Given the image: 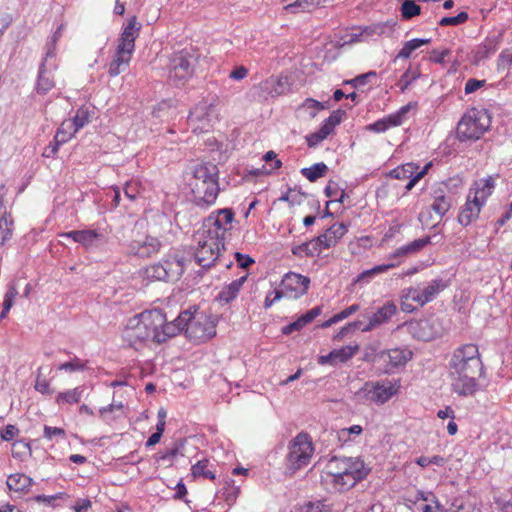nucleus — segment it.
<instances>
[{
  "instance_id": "nucleus-1",
  "label": "nucleus",
  "mask_w": 512,
  "mask_h": 512,
  "mask_svg": "<svg viewBox=\"0 0 512 512\" xmlns=\"http://www.w3.org/2000/svg\"><path fill=\"white\" fill-rule=\"evenodd\" d=\"M485 373L478 346L472 343L459 346L449 360L452 390L459 396H473L479 389L478 379Z\"/></svg>"
},
{
  "instance_id": "nucleus-2",
  "label": "nucleus",
  "mask_w": 512,
  "mask_h": 512,
  "mask_svg": "<svg viewBox=\"0 0 512 512\" xmlns=\"http://www.w3.org/2000/svg\"><path fill=\"white\" fill-rule=\"evenodd\" d=\"M165 321L161 310L145 311L130 318L123 330V340L128 346L138 350L147 341L155 342V331Z\"/></svg>"
},
{
  "instance_id": "nucleus-3",
  "label": "nucleus",
  "mask_w": 512,
  "mask_h": 512,
  "mask_svg": "<svg viewBox=\"0 0 512 512\" xmlns=\"http://www.w3.org/2000/svg\"><path fill=\"white\" fill-rule=\"evenodd\" d=\"M218 174V167L213 163H203L194 167L190 186L198 206L208 207L215 203L220 191Z\"/></svg>"
},
{
  "instance_id": "nucleus-4",
  "label": "nucleus",
  "mask_w": 512,
  "mask_h": 512,
  "mask_svg": "<svg viewBox=\"0 0 512 512\" xmlns=\"http://www.w3.org/2000/svg\"><path fill=\"white\" fill-rule=\"evenodd\" d=\"M491 118L487 110L471 109L457 124L456 137L460 142L476 141L490 128Z\"/></svg>"
},
{
  "instance_id": "nucleus-5",
  "label": "nucleus",
  "mask_w": 512,
  "mask_h": 512,
  "mask_svg": "<svg viewBox=\"0 0 512 512\" xmlns=\"http://www.w3.org/2000/svg\"><path fill=\"white\" fill-rule=\"evenodd\" d=\"M180 321L185 322V335L195 343L205 342L216 335L214 320L203 312L185 310L180 313Z\"/></svg>"
},
{
  "instance_id": "nucleus-6",
  "label": "nucleus",
  "mask_w": 512,
  "mask_h": 512,
  "mask_svg": "<svg viewBox=\"0 0 512 512\" xmlns=\"http://www.w3.org/2000/svg\"><path fill=\"white\" fill-rule=\"evenodd\" d=\"M348 230V226L344 223H335L329 227L323 234L313 238L310 241L304 242L292 248V253L295 256L305 254L308 257H313L320 253L322 249H328L337 244Z\"/></svg>"
},
{
  "instance_id": "nucleus-7",
  "label": "nucleus",
  "mask_w": 512,
  "mask_h": 512,
  "mask_svg": "<svg viewBox=\"0 0 512 512\" xmlns=\"http://www.w3.org/2000/svg\"><path fill=\"white\" fill-rule=\"evenodd\" d=\"M196 249L194 259L204 269L210 268L220 256V248H224V241L217 234L211 235L209 230H197L194 234Z\"/></svg>"
},
{
  "instance_id": "nucleus-8",
  "label": "nucleus",
  "mask_w": 512,
  "mask_h": 512,
  "mask_svg": "<svg viewBox=\"0 0 512 512\" xmlns=\"http://www.w3.org/2000/svg\"><path fill=\"white\" fill-rule=\"evenodd\" d=\"M286 456V471L294 474L296 471L307 466L314 453V446L311 437L306 432L298 433L288 445Z\"/></svg>"
},
{
  "instance_id": "nucleus-9",
  "label": "nucleus",
  "mask_w": 512,
  "mask_h": 512,
  "mask_svg": "<svg viewBox=\"0 0 512 512\" xmlns=\"http://www.w3.org/2000/svg\"><path fill=\"white\" fill-rule=\"evenodd\" d=\"M196 63V57L189 52L173 54L168 64V81L176 87L185 85L193 76Z\"/></svg>"
},
{
  "instance_id": "nucleus-10",
  "label": "nucleus",
  "mask_w": 512,
  "mask_h": 512,
  "mask_svg": "<svg viewBox=\"0 0 512 512\" xmlns=\"http://www.w3.org/2000/svg\"><path fill=\"white\" fill-rule=\"evenodd\" d=\"M183 273V265L179 259L169 258L154 263L146 268L145 274L148 279L158 281L177 280Z\"/></svg>"
},
{
  "instance_id": "nucleus-11",
  "label": "nucleus",
  "mask_w": 512,
  "mask_h": 512,
  "mask_svg": "<svg viewBox=\"0 0 512 512\" xmlns=\"http://www.w3.org/2000/svg\"><path fill=\"white\" fill-rule=\"evenodd\" d=\"M447 283L442 279H433L424 288L409 287L403 290V298L416 302L419 306L433 301L436 296L442 292L446 287Z\"/></svg>"
},
{
  "instance_id": "nucleus-12",
  "label": "nucleus",
  "mask_w": 512,
  "mask_h": 512,
  "mask_svg": "<svg viewBox=\"0 0 512 512\" xmlns=\"http://www.w3.org/2000/svg\"><path fill=\"white\" fill-rule=\"evenodd\" d=\"M233 219L234 212L232 209H219L216 214L212 213L204 220L199 230H209L212 236L217 234L218 238L224 241L225 233L231 228Z\"/></svg>"
},
{
  "instance_id": "nucleus-13",
  "label": "nucleus",
  "mask_w": 512,
  "mask_h": 512,
  "mask_svg": "<svg viewBox=\"0 0 512 512\" xmlns=\"http://www.w3.org/2000/svg\"><path fill=\"white\" fill-rule=\"evenodd\" d=\"M412 356L413 353L409 349L394 348L378 353L375 360L384 365L383 373L392 374L396 369L405 366Z\"/></svg>"
},
{
  "instance_id": "nucleus-14",
  "label": "nucleus",
  "mask_w": 512,
  "mask_h": 512,
  "mask_svg": "<svg viewBox=\"0 0 512 512\" xmlns=\"http://www.w3.org/2000/svg\"><path fill=\"white\" fill-rule=\"evenodd\" d=\"M345 469L343 470L342 488H352L357 482L365 479L370 473V468L360 457H346Z\"/></svg>"
},
{
  "instance_id": "nucleus-15",
  "label": "nucleus",
  "mask_w": 512,
  "mask_h": 512,
  "mask_svg": "<svg viewBox=\"0 0 512 512\" xmlns=\"http://www.w3.org/2000/svg\"><path fill=\"white\" fill-rule=\"evenodd\" d=\"M310 279L298 273L289 272L285 274L281 281L282 296L292 299H298L305 295L309 288Z\"/></svg>"
},
{
  "instance_id": "nucleus-16",
  "label": "nucleus",
  "mask_w": 512,
  "mask_h": 512,
  "mask_svg": "<svg viewBox=\"0 0 512 512\" xmlns=\"http://www.w3.org/2000/svg\"><path fill=\"white\" fill-rule=\"evenodd\" d=\"M432 197L434 199L431 209L440 217H443L452 207L454 202V193L445 182L438 183L433 189Z\"/></svg>"
},
{
  "instance_id": "nucleus-17",
  "label": "nucleus",
  "mask_w": 512,
  "mask_h": 512,
  "mask_svg": "<svg viewBox=\"0 0 512 512\" xmlns=\"http://www.w3.org/2000/svg\"><path fill=\"white\" fill-rule=\"evenodd\" d=\"M411 108L412 104L408 103L402 106L397 112L389 114L388 116L368 125L367 129L375 133H382L392 127L400 126L406 120L407 114L409 113Z\"/></svg>"
},
{
  "instance_id": "nucleus-18",
  "label": "nucleus",
  "mask_w": 512,
  "mask_h": 512,
  "mask_svg": "<svg viewBox=\"0 0 512 512\" xmlns=\"http://www.w3.org/2000/svg\"><path fill=\"white\" fill-rule=\"evenodd\" d=\"M259 97L267 99L268 97H277L285 94L290 90V83L287 77H274L271 76L262 81L257 87Z\"/></svg>"
},
{
  "instance_id": "nucleus-19",
  "label": "nucleus",
  "mask_w": 512,
  "mask_h": 512,
  "mask_svg": "<svg viewBox=\"0 0 512 512\" xmlns=\"http://www.w3.org/2000/svg\"><path fill=\"white\" fill-rule=\"evenodd\" d=\"M142 25L137 22V17L132 16L124 27L118 39L117 49L120 52L132 53L135 50V40L138 38Z\"/></svg>"
},
{
  "instance_id": "nucleus-20",
  "label": "nucleus",
  "mask_w": 512,
  "mask_h": 512,
  "mask_svg": "<svg viewBox=\"0 0 512 512\" xmlns=\"http://www.w3.org/2000/svg\"><path fill=\"white\" fill-rule=\"evenodd\" d=\"M365 387L368 392L369 399L377 404H383L387 402L393 395L398 391L399 386L387 383H366Z\"/></svg>"
},
{
  "instance_id": "nucleus-21",
  "label": "nucleus",
  "mask_w": 512,
  "mask_h": 512,
  "mask_svg": "<svg viewBox=\"0 0 512 512\" xmlns=\"http://www.w3.org/2000/svg\"><path fill=\"white\" fill-rule=\"evenodd\" d=\"M483 206L484 205L478 201L477 196H472V191H469L466 202L458 214V223L464 227L470 225L473 221L478 219Z\"/></svg>"
},
{
  "instance_id": "nucleus-22",
  "label": "nucleus",
  "mask_w": 512,
  "mask_h": 512,
  "mask_svg": "<svg viewBox=\"0 0 512 512\" xmlns=\"http://www.w3.org/2000/svg\"><path fill=\"white\" fill-rule=\"evenodd\" d=\"M397 306L394 302L388 301L378 308L372 315L367 316L368 323L362 328L363 332H369L383 323L388 322L396 314Z\"/></svg>"
},
{
  "instance_id": "nucleus-23",
  "label": "nucleus",
  "mask_w": 512,
  "mask_h": 512,
  "mask_svg": "<svg viewBox=\"0 0 512 512\" xmlns=\"http://www.w3.org/2000/svg\"><path fill=\"white\" fill-rule=\"evenodd\" d=\"M502 39L503 33L501 31L487 36L474 51L475 63H479L494 54L501 44Z\"/></svg>"
},
{
  "instance_id": "nucleus-24",
  "label": "nucleus",
  "mask_w": 512,
  "mask_h": 512,
  "mask_svg": "<svg viewBox=\"0 0 512 512\" xmlns=\"http://www.w3.org/2000/svg\"><path fill=\"white\" fill-rule=\"evenodd\" d=\"M183 330L185 331V322L180 321V314L175 320L170 322L165 318L163 324L156 328L155 342L158 344L164 343L169 338L178 335Z\"/></svg>"
},
{
  "instance_id": "nucleus-25",
  "label": "nucleus",
  "mask_w": 512,
  "mask_h": 512,
  "mask_svg": "<svg viewBox=\"0 0 512 512\" xmlns=\"http://www.w3.org/2000/svg\"><path fill=\"white\" fill-rule=\"evenodd\" d=\"M160 247V241L151 236H147L142 243L134 242L131 245L134 254L142 258L150 257L152 254L158 252Z\"/></svg>"
},
{
  "instance_id": "nucleus-26",
  "label": "nucleus",
  "mask_w": 512,
  "mask_h": 512,
  "mask_svg": "<svg viewBox=\"0 0 512 512\" xmlns=\"http://www.w3.org/2000/svg\"><path fill=\"white\" fill-rule=\"evenodd\" d=\"M247 280V275H244L234 281H232L230 284L224 286L222 290L219 292L217 296V300L228 304L232 302L238 295L239 291L241 290L243 284Z\"/></svg>"
},
{
  "instance_id": "nucleus-27",
  "label": "nucleus",
  "mask_w": 512,
  "mask_h": 512,
  "mask_svg": "<svg viewBox=\"0 0 512 512\" xmlns=\"http://www.w3.org/2000/svg\"><path fill=\"white\" fill-rule=\"evenodd\" d=\"M431 238L430 236H426L423 238L416 239L411 243L401 246L396 249L392 254L389 255V259H395L399 257H405L410 254H414L422 250L425 246L430 244Z\"/></svg>"
},
{
  "instance_id": "nucleus-28",
  "label": "nucleus",
  "mask_w": 512,
  "mask_h": 512,
  "mask_svg": "<svg viewBox=\"0 0 512 512\" xmlns=\"http://www.w3.org/2000/svg\"><path fill=\"white\" fill-rule=\"evenodd\" d=\"M346 457L333 456L326 465L327 473L333 477V483L341 486L343 480V470L345 469Z\"/></svg>"
},
{
  "instance_id": "nucleus-29",
  "label": "nucleus",
  "mask_w": 512,
  "mask_h": 512,
  "mask_svg": "<svg viewBox=\"0 0 512 512\" xmlns=\"http://www.w3.org/2000/svg\"><path fill=\"white\" fill-rule=\"evenodd\" d=\"M131 57L132 53L120 52V49H116L115 58L109 65V75L115 77L125 71L129 66Z\"/></svg>"
},
{
  "instance_id": "nucleus-30",
  "label": "nucleus",
  "mask_w": 512,
  "mask_h": 512,
  "mask_svg": "<svg viewBox=\"0 0 512 512\" xmlns=\"http://www.w3.org/2000/svg\"><path fill=\"white\" fill-rule=\"evenodd\" d=\"M32 483L33 479L31 477L19 473L9 475L6 482L7 487L16 492L28 489Z\"/></svg>"
},
{
  "instance_id": "nucleus-31",
  "label": "nucleus",
  "mask_w": 512,
  "mask_h": 512,
  "mask_svg": "<svg viewBox=\"0 0 512 512\" xmlns=\"http://www.w3.org/2000/svg\"><path fill=\"white\" fill-rule=\"evenodd\" d=\"M55 86L54 80L46 75V65L42 62L39 67L36 83V92L41 95L47 94Z\"/></svg>"
},
{
  "instance_id": "nucleus-32",
  "label": "nucleus",
  "mask_w": 512,
  "mask_h": 512,
  "mask_svg": "<svg viewBox=\"0 0 512 512\" xmlns=\"http://www.w3.org/2000/svg\"><path fill=\"white\" fill-rule=\"evenodd\" d=\"M103 235L95 230H81L78 235V243L86 249L97 247L102 244Z\"/></svg>"
},
{
  "instance_id": "nucleus-33",
  "label": "nucleus",
  "mask_w": 512,
  "mask_h": 512,
  "mask_svg": "<svg viewBox=\"0 0 512 512\" xmlns=\"http://www.w3.org/2000/svg\"><path fill=\"white\" fill-rule=\"evenodd\" d=\"M324 103H321L315 99L307 98L297 109L299 114L307 116L309 119L316 117L320 110L325 109Z\"/></svg>"
},
{
  "instance_id": "nucleus-34",
  "label": "nucleus",
  "mask_w": 512,
  "mask_h": 512,
  "mask_svg": "<svg viewBox=\"0 0 512 512\" xmlns=\"http://www.w3.org/2000/svg\"><path fill=\"white\" fill-rule=\"evenodd\" d=\"M431 42V39L427 38H415L404 43L402 49L398 52L396 59H408L412 52L420 48L423 45H427Z\"/></svg>"
},
{
  "instance_id": "nucleus-35",
  "label": "nucleus",
  "mask_w": 512,
  "mask_h": 512,
  "mask_svg": "<svg viewBox=\"0 0 512 512\" xmlns=\"http://www.w3.org/2000/svg\"><path fill=\"white\" fill-rule=\"evenodd\" d=\"M301 174L310 182H316L328 172V166L324 162L315 163L311 167L301 169Z\"/></svg>"
},
{
  "instance_id": "nucleus-36",
  "label": "nucleus",
  "mask_w": 512,
  "mask_h": 512,
  "mask_svg": "<svg viewBox=\"0 0 512 512\" xmlns=\"http://www.w3.org/2000/svg\"><path fill=\"white\" fill-rule=\"evenodd\" d=\"M83 391H84V388L82 386H78L74 389H71V390H68V391H65V392H60L58 393L57 397H56V402L58 404H61V403H68V404H75V403H78L82 397V394H83Z\"/></svg>"
},
{
  "instance_id": "nucleus-37",
  "label": "nucleus",
  "mask_w": 512,
  "mask_h": 512,
  "mask_svg": "<svg viewBox=\"0 0 512 512\" xmlns=\"http://www.w3.org/2000/svg\"><path fill=\"white\" fill-rule=\"evenodd\" d=\"M12 226L13 220L4 210V214L0 217V246L4 245L6 241L11 238L13 231Z\"/></svg>"
},
{
  "instance_id": "nucleus-38",
  "label": "nucleus",
  "mask_w": 512,
  "mask_h": 512,
  "mask_svg": "<svg viewBox=\"0 0 512 512\" xmlns=\"http://www.w3.org/2000/svg\"><path fill=\"white\" fill-rule=\"evenodd\" d=\"M73 124V131L78 132L81 128L90 122V112L85 106L80 107L75 116L69 120Z\"/></svg>"
},
{
  "instance_id": "nucleus-39",
  "label": "nucleus",
  "mask_w": 512,
  "mask_h": 512,
  "mask_svg": "<svg viewBox=\"0 0 512 512\" xmlns=\"http://www.w3.org/2000/svg\"><path fill=\"white\" fill-rule=\"evenodd\" d=\"M418 166L414 163H406L390 171L389 176L395 179H408L416 174Z\"/></svg>"
},
{
  "instance_id": "nucleus-40",
  "label": "nucleus",
  "mask_w": 512,
  "mask_h": 512,
  "mask_svg": "<svg viewBox=\"0 0 512 512\" xmlns=\"http://www.w3.org/2000/svg\"><path fill=\"white\" fill-rule=\"evenodd\" d=\"M212 105H207L206 103H202V104H198L196 105L191 111H190V114H189V121L190 122H194V121H198V122H203V121H207L209 122L210 119H209V112L208 110L212 109Z\"/></svg>"
},
{
  "instance_id": "nucleus-41",
  "label": "nucleus",
  "mask_w": 512,
  "mask_h": 512,
  "mask_svg": "<svg viewBox=\"0 0 512 512\" xmlns=\"http://www.w3.org/2000/svg\"><path fill=\"white\" fill-rule=\"evenodd\" d=\"M396 266V263H388V264H382L377 265L371 269L363 271L361 274L358 275L356 282H368L373 276L380 274L382 272H386L391 268H394Z\"/></svg>"
},
{
  "instance_id": "nucleus-42",
  "label": "nucleus",
  "mask_w": 512,
  "mask_h": 512,
  "mask_svg": "<svg viewBox=\"0 0 512 512\" xmlns=\"http://www.w3.org/2000/svg\"><path fill=\"white\" fill-rule=\"evenodd\" d=\"M209 461L207 459H202L198 461L196 464L192 466V475L197 477H204L210 480L215 479V474L213 471L208 469Z\"/></svg>"
},
{
  "instance_id": "nucleus-43",
  "label": "nucleus",
  "mask_w": 512,
  "mask_h": 512,
  "mask_svg": "<svg viewBox=\"0 0 512 512\" xmlns=\"http://www.w3.org/2000/svg\"><path fill=\"white\" fill-rule=\"evenodd\" d=\"M76 132L73 131V124L69 120L62 122L58 128L56 135L54 136L55 141L64 144L68 142Z\"/></svg>"
},
{
  "instance_id": "nucleus-44",
  "label": "nucleus",
  "mask_w": 512,
  "mask_h": 512,
  "mask_svg": "<svg viewBox=\"0 0 512 512\" xmlns=\"http://www.w3.org/2000/svg\"><path fill=\"white\" fill-rule=\"evenodd\" d=\"M358 310H359V305L358 304H353V305L347 307L346 309L342 310L341 312L335 314L333 317H331L327 321H325L322 324V327L323 328L330 327L333 324H335V323H337L339 321H342L343 319H345V318L349 317L350 315L356 313Z\"/></svg>"
},
{
  "instance_id": "nucleus-45",
  "label": "nucleus",
  "mask_w": 512,
  "mask_h": 512,
  "mask_svg": "<svg viewBox=\"0 0 512 512\" xmlns=\"http://www.w3.org/2000/svg\"><path fill=\"white\" fill-rule=\"evenodd\" d=\"M421 13V7L413 0H404L401 5V15L403 19L409 20Z\"/></svg>"
},
{
  "instance_id": "nucleus-46",
  "label": "nucleus",
  "mask_w": 512,
  "mask_h": 512,
  "mask_svg": "<svg viewBox=\"0 0 512 512\" xmlns=\"http://www.w3.org/2000/svg\"><path fill=\"white\" fill-rule=\"evenodd\" d=\"M359 350L358 345H347L340 349H334L337 356V360L341 363H345L350 360Z\"/></svg>"
},
{
  "instance_id": "nucleus-47",
  "label": "nucleus",
  "mask_w": 512,
  "mask_h": 512,
  "mask_svg": "<svg viewBox=\"0 0 512 512\" xmlns=\"http://www.w3.org/2000/svg\"><path fill=\"white\" fill-rule=\"evenodd\" d=\"M419 76L420 73L417 70L412 71L410 68L407 69L400 77L397 83V86L400 88V91L404 92L412 82L419 78Z\"/></svg>"
},
{
  "instance_id": "nucleus-48",
  "label": "nucleus",
  "mask_w": 512,
  "mask_h": 512,
  "mask_svg": "<svg viewBox=\"0 0 512 512\" xmlns=\"http://www.w3.org/2000/svg\"><path fill=\"white\" fill-rule=\"evenodd\" d=\"M468 19H469L468 13L462 11L459 14H457L456 16L443 17L440 20L439 25H441V26H457V25L465 23Z\"/></svg>"
},
{
  "instance_id": "nucleus-49",
  "label": "nucleus",
  "mask_w": 512,
  "mask_h": 512,
  "mask_svg": "<svg viewBox=\"0 0 512 512\" xmlns=\"http://www.w3.org/2000/svg\"><path fill=\"white\" fill-rule=\"evenodd\" d=\"M469 191H472V196H477L478 201L483 205H485L487 198L492 194L489 187H485L481 182H476L475 188H471Z\"/></svg>"
},
{
  "instance_id": "nucleus-50",
  "label": "nucleus",
  "mask_w": 512,
  "mask_h": 512,
  "mask_svg": "<svg viewBox=\"0 0 512 512\" xmlns=\"http://www.w3.org/2000/svg\"><path fill=\"white\" fill-rule=\"evenodd\" d=\"M86 368V364L82 362L79 358L75 357L69 362L62 363L58 369L65 370L68 372H76L83 371Z\"/></svg>"
},
{
  "instance_id": "nucleus-51",
  "label": "nucleus",
  "mask_w": 512,
  "mask_h": 512,
  "mask_svg": "<svg viewBox=\"0 0 512 512\" xmlns=\"http://www.w3.org/2000/svg\"><path fill=\"white\" fill-rule=\"evenodd\" d=\"M41 374H42V368L40 367L38 369V375H37V379H36V382H35V390L42 393V394H52L54 393V390L50 388V385H49V382L45 379H41Z\"/></svg>"
},
{
  "instance_id": "nucleus-52",
  "label": "nucleus",
  "mask_w": 512,
  "mask_h": 512,
  "mask_svg": "<svg viewBox=\"0 0 512 512\" xmlns=\"http://www.w3.org/2000/svg\"><path fill=\"white\" fill-rule=\"evenodd\" d=\"M68 495L63 493V492H59L55 495H50V496H47V495H37L35 496L33 499L34 501L38 502V503H45L46 505H49V506H53L55 507V501L57 499H63V498H67Z\"/></svg>"
},
{
  "instance_id": "nucleus-53",
  "label": "nucleus",
  "mask_w": 512,
  "mask_h": 512,
  "mask_svg": "<svg viewBox=\"0 0 512 512\" xmlns=\"http://www.w3.org/2000/svg\"><path fill=\"white\" fill-rule=\"evenodd\" d=\"M430 166L431 163L426 164L421 171L414 174L411 178H408L409 181L405 186L406 191H410L416 185V183L425 176Z\"/></svg>"
},
{
  "instance_id": "nucleus-54",
  "label": "nucleus",
  "mask_w": 512,
  "mask_h": 512,
  "mask_svg": "<svg viewBox=\"0 0 512 512\" xmlns=\"http://www.w3.org/2000/svg\"><path fill=\"white\" fill-rule=\"evenodd\" d=\"M235 260L237 262V266L242 269H247L249 266L255 263V260L247 254H242L240 252H235Z\"/></svg>"
},
{
  "instance_id": "nucleus-55",
  "label": "nucleus",
  "mask_w": 512,
  "mask_h": 512,
  "mask_svg": "<svg viewBox=\"0 0 512 512\" xmlns=\"http://www.w3.org/2000/svg\"><path fill=\"white\" fill-rule=\"evenodd\" d=\"M302 512H329L328 507L321 501L307 503Z\"/></svg>"
},
{
  "instance_id": "nucleus-56",
  "label": "nucleus",
  "mask_w": 512,
  "mask_h": 512,
  "mask_svg": "<svg viewBox=\"0 0 512 512\" xmlns=\"http://www.w3.org/2000/svg\"><path fill=\"white\" fill-rule=\"evenodd\" d=\"M65 435H66V432L62 428L51 427V426H47V425L44 426V437L47 438L48 440H52L56 436H60V437L64 438Z\"/></svg>"
},
{
  "instance_id": "nucleus-57",
  "label": "nucleus",
  "mask_w": 512,
  "mask_h": 512,
  "mask_svg": "<svg viewBox=\"0 0 512 512\" xmlns=\"http://www.w3.org/2000/svg\"><path fill=\"white\" fill-rule=\"evenodd\" d=\"M321 308L319 306H316L310 310H308L306 313L301 315L299 318L306 326L310 322H312L317 316L321 314Z\"/></svg>"
},
{
  "instance_id": "nucleus-58",
  "label": "nucleus",
  "mask_w": 512,
  "mask_h": 512,
  "mask_svg": "<svg viewBox=\"0 0 512 512\" xmlns=\"http://www.w3.org/2000/svg\"><path fill=\"white\" fill-rule=\"evenodd\" d=\"M494 503L501 512H512V501L502 496H495Z\"/></svg>"
},
{
  "instance_id": "nucleus-59",
  "label": "nucleus",
  "mask_w": 512,
  "mask_h": 512,
  "mask_svg": "<svg viewBox=\"0 0 512 512\" xmlns=\"http://www.w3.org/2000/svg\"><path fill=\"white\" fill-rule=\"evenodd\" d=\"M327 137L328 136L324 135L319 129L318 131L308 135L306 137V142L309 147H315Z\"/></svg>"
},
{
  "instance_id": "nucleus-60",
  "label": "nucleus",
  "mask_w": 512,
  "mask_h": 512,
  "mask_svg": "<svg viewBox=\"0 0 512 512\" xmlns=\"http://www.w3.org/2000/svg\"><path fill=\"white\" fill-rule=\"evenodd\" d=\"M18 433L19 429L15 425L9 424L1 431L0 436L3 441H11Z\"/></svg>"
},
{
  "instance_id": "nucleus-61",
  "label": "nucleus",
  "mask_w": 512,
  "mask_h": 512,
  "mask_svg": "<svg viewBox=\"0 0 512 512\" xmlns=\"http://www.w3.org/2000/svg\"><path fill=\"white\" fill-rule=\"evenodd\" d=\"M485 80H477L474 78L469 79L465 84V93L470 94L483 87Z\"/></svg>"
},
{
  "instance_id": "nucleus-62",
  "label": "nucleus",
  "mask_w": 512,
  "mask_h": 512,
  "mask_svg": "<svg viewBox=\"0 0 512 512\" xmlns=\"http://www.w3.org/2000/svg\"><path fill=\"white\" fill-rule=\"evenodd\" d=\"M377 74L375 71H369L364 74H360L354 78V82H356V85L360 87L365 86L370 82L372 78H376Z\"/></svg>"
},
{
  "instance_id": "nucleus-63",
  "label": "nucleus",
  "mask_w": 512,
  "mask_h": 512,
  "mask_svg": "<svg viewBox=\"0 0 512 512\" xmlns=\"http://www.w3.org/2000/svg\"><path fill=\"white\" fill-rule=\"evenodd\" d=\"M505 63H507L508 66H510L512 64V54H510L508 52V50H503L499 54L498 60H497V68H498V70L504 69L505 68Z\"/></svg>"
},
{
  "instance_id": "nucleus-64",
  "label": "nucleus",
  "mask_w": 512,
  "mask_h": 512,
  "mask_svg": "<svg viewBox=\"0 0 512 512\" xmlns=\"http://www.w3.org/2000/svg\"><path fill=\"white\" fill-rule=\"evenodd\" d=\"M60 145H61V143H58L54 139L52 142L49 143V145H47L44 148V151L42 153L43 157L53 158L57 154Z\"/></svg>"
}]
</instances>
